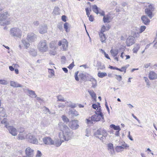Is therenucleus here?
Returning <instances> with one entry per match:
<instances>
[{"instance_id": "nucleus-1", "label": "nucleus", "mask_w": 157, "mask_h": 157, "mask_svg": "<svg viewBox=\"0 0 157 157\" xmlns=\"http://www.w3.org/2000/svg\"><path fill=\"white\" fill-rule=\"evenodd\" d=\"M58 126L59 129L62 131L59 135V137H65L67 136H69V135L70 134V130L67 126L61 122L59 123Z\"/></svg>"}, {"instance_id": "nucleus-2", "label": "nucleus", "mask_w": 157, "mask_h": 157, "mask_svg": "<svg viewBox=\"0 0 157 157\" xmlns=\"http://www.w3.org/2000/svg\"><path fill=\"white\" fill-rule=\"evenodd\" d=\"M10 34L11 36L21 38L22 36V31L18 28L14 27L10 29Z\"/></svg>"}, {"instance_id": "nucleus-3", "label": "nucleus", "mask_w": 157, "mask_h": 157, "mask_svg": "<svg viewBox=\"0 0 157 157\" xmlns=\"http://www.w3.org/2000/svg\"><path fill=\"white\" fill-rule=\"evenodd\" d=\"M38 48L41 52H45L48 49V47L46 40H42L38 45Z\"/></svg>"}, {"instance_id": "nucleus-4", "label": "nucleus", "mask_w": 157, "mask_h": 157, "mask_svg": "<svg viewBox=\"0 0 157 157\" xmlns=\"http://www.w3.org/2000/svg\"><path fill=\"white\" fill-rule=\"evenodd\" d=\"M155 9V8L154 4L148 3V17L151 19L154 16V12Z\"/></svg>"}, {"instance_id": "nucleus-5", "label": "nucleus", "mask_w": 157, "mask_h": 157, "mask_svg": "<svg viewBox=\"0 0 157 157\" xmlns=\"http://www.w3.org/2000/svg\"><path fill=\"white\" fill-rule=\"evenodd\" d=\"M96 114L92 115L91 117V120L92 121H100L101 118L102 119H104L103 115L102 114H101L100 112L98 113H95Z\"/></svg>"}, {"instance_id": "nucleus-6", "label": "nucleus", "mask_w": 157, "mask_h": 157, "mask_svg": "<svg viewBox=\"0 0 157 157\" xmlns=\"http://www.w3.org/2000/svg\"><path fill=\"white\" fill-rule=\"evenodd\" d=\"M10 14L7 11L3 12L0 14V21H7L10 18Z\"/></svg>"}, {"instance_id": "nucleus-7", "label": "nucleus", "mask_w": 157, "mask_h": 157, "mask_svg": "<svg viewBox=\"0 0 157 157\" xmlns=\"http://www.w3.org/2000/svg\"><path fill=\"white\" fill-rule=\"evenodd\" d=\"M58 45L59 46L62 45L61 49L63 51H65L68 47V42L66 40L64 39L62 40L59 42Z\"/></svg>"}, {"instance_id": "nucleus-8", "label": "nucleus", "mask_w": 157, "mask_h": 157, "mask_svg": "<svg viewBox=\"0 0 157 157\" xmlns=\"http://www.w3.org/2000/svg\"><path fill=\"white\" fill-rule=\"evenodd\" d=\"M78 121L77 120L72 121L69 124V126L70 128L73 129H76L79 127L78 124Z\"/></svg>"}, {"instance_id": "nucleus-9", "label": "nucleus", "mask_w": 157, "mask_h": 157, "mask_svg": "<svg viewBox=\"0 0 157 157\" xmlns=\"http://www.w3.org/2000/svg\"><path fill=\"white\" fill-rule=\"evenodd\" d=\"M36 35L34 33H31L28 34L27 39L29 42H33L36 40Z\"/></svg>"}, {"instance_id": "nucleus-10", "label": "nucleus", "mask_w": 157, "mask_h": 157, "mask_svg": "<svg viewBox=\"0 0 157 157\" xmlns=\"http://www.w3.org/2000/svg\"><path fill=\"white\" fill-rule=\"evenodd\" d=\"M38 31L41 34L46 33L47 32V27L46 25H40L38 28Z\"/></svg>"}, {"instance_id": "nucleus-11", "label": "nucleus", "mask_w": 157, "mask_h": 157, "mask_svg": "<svg viewBox=\"0 0 157 157\" xmlns=\"http://www.w3.org/2000/svg\"><path fill=\"white\" fill-rule=\"evenodd\" d=\"M10 133L13 136H16L17 135V129L13 126H8L7 128Z\"/></svg>"}, {"instance_id": "nucleus-12", "label": "nucleus", "mask_w": 157, "mask_h": 157, "mask_svg": "<svg viewBox=\"0 0 157 157\" xmlns=\"http://www.w3.org/2000/svg\"><path fill=\"white\" fill-rule=\"evenodd\" d=\"M26 157H33L34 156V150L30 147H27L25 150Z\"/></svg>"}, {"instance_id": "nucleus-13", "label": "nucleus", "mask_w": 157, "mask_h": 157, "mask_svg": "<svg viewBox=\"0 0 157 157\" xmlns=\"http://www.w3.org/2000/svg\"><path fill=\"white\" fill-rule=\"evenodd\" d=\"M28 141L30 143L37 144H42L43 142L41 141L40 138H39V140L38 141L36 138H28Z\"/></svg>"}, {"instance_id": "nucleus-14", "label": "nucleus", "mask_w": 157, "mask_h": 157, "mask_svg": "<svg viewBox=\"0 0 157 157\" xmlns=\"http://www.w3.org/2000/svg\"><path fill=\"white\" fill-rule=\"evenodd\" d=\"M41 141H43L45 144H54V142L52 140L51 138H40Z\"/></svg>"}, {"instance_id": "nucleus-15", "label": "nucleus", "mask_w": 157, "mask_h": 157, "mask_svg": "<svg viewBox=\"0 0 157 157\" xmlns=\"http://www.w3.org/2000/svg\"><path fill=\"white\" fill-rule=\"evenodd\" d=\"M134 40L135 39L134 37L132 36H129L126 41L127 45L129 46L132 45L134 43Z\"/></svg>"}, {"instance_id": "nucleus-16", "label": "nucleus", "mask_w": 157, "mask_h": 157, "mask_svg": "<svg viewBox=\"0 0 157 157\" xmlns=\"http://www.w3.org/2000/svg\"><path fill=\"white\" fill-rule=\"evenodd\" d=\"M149 78L151 80H154L157 78V74L153 71H151L149 74Z\"/></svg>"}, {"instance_id": "nucleus-17", "label": "nucleus", "mask_w": 157, "mask_h": 157, "mask_svg": "<svg viewBox=\"0 0 157 157\" xmlns=\"http://www.w3.org/2000/svg\"><path fill=\"white\" fill-rule=\"evenodd\" d=\"M103 20L104 23H109L111 21V19L110 16L107 14L103 17Z\"/></svg>"}, {"instance_id": "nucleus-18", "label": "nucleus", "mask_w": 157, "mask_h": 157, "mask_svg": "<svg viewBox=\"0 0 157 157\" xmlns=\"http://www.w3.org/2000/svg\"><path fill=\"white\" fill-rule=\"evenodd\" d=\"M10 85L13 87H22L23 86L22 85L18 84L17 82L13 81L10 82Z\"/></svg>"}, {"instance_id": "nucleus-19", "label": "nucleus", "mask_w": 157, "mask_h": 157, "mask_svg": "<svg viewBox=\"0 0 157 157\" xmlns=\"http://www.w3.org/2000/svg\"><path fill=\"white\" fill-rule=\"evenodd\" d=\"M7 115L5 113V110L3 107L0 108V117H7Z\"/></svg>"}, {"instance_id": "nucleus-20", "label": "nucleus", "mask_w": 157, "mask_h": 157, "mask_svg": "<svg viewBox=\"0 0 157 157\" xmlns=\"http://www.w3.org/2000/svg\"><path fill=\"white\" fill-rule=\"evenodd\" d=\"M27 90V91L28 93L29 94L30 97L32 98H35L36 97V95L34 91L29 90V89Z\"/></svg>"}, {"instance_id": "nucleus-21", "label": "nucleus", "mask_w": 157, "mask_h": 157, "mask_svg": "<svg viewBox=\"0 0 157 157\" xmlns=\"http://www.w3.org/2000/svg\"><path fill=\"white\" fill-rule=\"evenodd\" d=\"M65 105L66 106L70 107L72 108L75 107L76 106V104L73 103L71 101H67L65 102Z\"/></svg>"}, {"instance_id": "nucleus-22", "label": "nucleus", "mask_w": 157, "mask_h": 157, "mask_svg": "<svg viewBox=\"0 0 157 157\" xmlns=\"http://www.w3.org/2000/svg\"><path fill=\"white\" fill-rule=\"evenodd\" d=\"M99 35L101 39V41L102 43L105 42V34L102 33H99Z\"/></svg>"}, {"instance_id": "nucleus-23", "label": "nucleus", "mask_w": 157, "mask_h": 157, "mask_svg": "<svg viewBox=\"0 0 157 157\" xmlns=\"http://www.w3.org/2000/svg\"><path fill=\"white\" fill-rule=\"evenodd\" d=\"M28 40L26 39L25 40H22V42L25 46V47L27 48H28L30 45L29 42L28 41Z\"/></svg>"}, {"instance_id": "nucleus-24", "label": "nucleus", "mask_w": 157, "mask_h": 157, "mask_svg": "<svg viewBox=\"0 0 157 157\" xmlns=\"http://www.w3.org/2000/svg\"><path fill=\"white\" fill-rule=\"evenodd\" d=\"M100 10V9L96 5H94L93 6L92 10L97 14L98 13V12Z\"/></svg>"}, {"instance_id": "nucleus-25", "label": "nucleus", "mask_w": 157, "mask_h": 157, "mask_svg": "<svg viewBox=\"0 0 157 157\" xmlns=\"http://www.w3.org/2000/svg\"><path fill=\"white\" fill-rule=\"evenodd\" d=\"M116 151L117 152H119L123 151L124 147L121 146H117L115 148Z\"/></svg>"}, {"instance_id": "nucleus-26", "label": "nucleus", "mask_w": 157, "mask_h": 157, "mask_svg": "<svg viewBox=\"0 0 157 157\" xmlns=\"http://www.w3.org/2000/svg\"><path fill=\"white\" fill-rule=\"evenodd\" d=\"M141 20L143 23L146 25L147 24V17L146 16H143L141 17Z\"/></svg>"}, {"instance_id": "nucleus-27", "label": "nucleus", "mask_w": 157, "mask_h": 157, "mask_svg": "<svg viewBox=\"0 0 157 157\" xmlns=\"http://www.w3.org/2000/svg\"><path fill=\"white\" fill-rule=\"evenodd\" d=\"M110 127L111 128H113L115 130L117 131H120L121 130L120 127L119 126H116L113 124H111L110 125Z\"/></svg>"}, {"instance_id": "nucleus-28", "label": "nucleus", "mask_w": 157, "mask_h": 157, "mask_svg": "<svg viewBox=\"0 0 157 157\" xmlns=\"http://www.w3.org/2000/svg\"><path fill=\"white\" fill-rule=\"evenodd\" d=\"M88 92L93 99H96V94L93 90H88Z\"/></svg>"}, {"instance_id": "nucleus-29", "label": "nucleus", "mask_w": 157, "mask_h": 157, "mask_svg": "<svg viewBox=\"0 0 157 157\" xmlns=\"http://www.w3.org/2000/svg\"><path fill=\"white\" fill-rule=\"evenodd\" d=\"M118 50L117 49H112L110 51V52L112 56L114 57L117 56L118 54Z\"/></svg>"}, {"instance_id": "nucleus-30", "label": "nucleus", "mask_w": 157, "mask_h": 157, "mask_svg": "<svg viewBox=\"0 0 157 157\" xmlns=\"http://www.w3.org/2000/svg\"><path fill=\"white\" fill-rule=\"evenodd\" d=\"M90 81L92 82V87L94 88H95L97 86L96 80L93 78H91Z\"/></svg>"}, {"instance_id": "nucleus-31", "label": "nucleus", "mask_w": 157, "mask_h": 157, "mask_svg": "<svg viewBox=\"0 0 157 157\" xmlns=\"http://www.w3.org/2000/svg\"><path fill=\"white\" fill-rule=\"evenodd\" d=\"M140 48V46L139 44H136L133 49V51L134 53H136L138 51Z\"/></svg>"}, {"instance_id": "nucleus-32", "label": "nucleus", "mask_w": 157, "mask_h": 157, "mask_svg": "<svg viewBox=\"0 0 157 157\" xmlns=\"http://www.w3.org/2000/svg\"><path fill=\"white\" fill-rule=\"evenodd\" d=\"M107 75V74L105 72H99L98 74V76L100 78H103Z\"/></svg>"}, {"instance_id": "nucleus-33", "label": "nucleus", "mask_w": 157, "mask_h": 157, "mask_svg": "<svg viewBox=\"0 0 157 157\" xmlns=\"http://www.w3.org/2000/svg\"><path fill=\"white\" fill-rule=\"evenodd\" d=\"M63 142H64V140H58L57 141L55 142V144L57 147H59L61 145V144Z\"/></svg>"}, {"instance_id": "nucleus-34", "label": "nucleus", "mask_w": 157, "mask_h": 157, "mask_svg": "<svg viewBox=\"0 0 157 157\" xmlns=\"http://www.w3.org/2000/svg\"><path fill=\"white\" fill-rule=\"evenodd\" d=\"M59 8L58 7H55L53 13L55 14H59L60 13V12H59Z\"/></svg>"}, {"instance_id": "nucleus-35", "label": "nucleus", "mask_w": 157, "mask_h": 157, "mask_svg": "<svg viewBox=\"0 0 157 157\" xmlns=\"http://www.w3.org/2000/svg\"><path fill=\"white\" fill-rule=\"evenodd\" d=\"M48 72L51 74L50 75H49V77L51 78L52 76L54 75V71L53 69H48Z\"/></svg>"}, {"instance_id": "nucleus-36", "label": "nucleus", "mask_w": 157, "mask_h": 157, "mask_svg": "<svg viewBox=\"0 0 157 157\" xmlns=\"http://www.w3.org/2000/svg\"><path fill=\"white\" fill-rule=\"evenodd\" d=\"M107 149L109 151L114 149L113 144L110 143L107 144Z\"/></svg>"}, {"instance_id": "nucleus-37", "label": "nucleus", "mask_w": 157, "mask_h": 157, "mask_svg": "<svg viewBox=\"0 0 157 157\" xmlns=\"http://www.w3.org/2000/svg\"><path fill=\"white\" fill-rule=\"evenodd\" d=\"M57 97L58 99V101H65L63 97L61 95H58Z\"/></svg>"}, {"instance_id": "nucleus-38", "label": "nucleus", "mask_w": 157, "mask_h": 157, "mask_svg": "<svg viewBox=\"0 0 157 157\" xmlns=\"http://www.w3.org/2000/svg\"><path fill=\"white\" fill-rule=\"evenodd\" d=\"M69 25V24L68 23L65 22L64 25V28L65 29V30L67 32H68L69 31V30L68 29Z\"/></svg>"}, {"instance_id": "nucleus-39", "label": "nucleus", "mask_w": 157, "mask_h": 157, "mask_svg": "<svg viewBox=\"0 0 157 157\" xmlns=\"http://www.w3.org/2000/svg\"><path fill=\"white\" fill-rule=\"evenodd\" d=\"M62 118L63 121L65 122H68L69 121V119L64 115H63L62 117Z\"/></svg>"}, {"instance_id": "nucleus-40", "label": "nucleus", "mask_w": 157, "mask_h": 157, "mask_svg": "<svg viewBox=\"0 0 157 157\" xmlns=\"http://www.w3.org/2000/svg\"><path fill=\"white\" fill-rule=\"evenodd\" d=\"M1 123L2 124H5V127L6 128L8 127L7 125V119L4 118L2 121H1Z\"/></svg>"}, {"instance_id": "nucleus-41", "label": "nucleus", "mask_w": 157, "mask_h": 157, "mask_svg": "<svg viewBox=\"0 0 157 157\" xmlns=\"http://www.w3.org/2000/svg\"><path fill=\"white\" fill-rule=\"evenodd\" d=\"M115 78H116L118 81L120 82L122 80V78L120 75H115Z\"/></svg>"}, {"instance_id": "nucleus-42", "label": "nucleus", "mask_w": 157, "mask_h": 157, "mask_svg": "<svg viewBox=\"0 0 157 157\" xmlns=\"http://www.w3.org/2000/svg\"><path fill=\"white\" fill-rule=\"evenodd\" d=\"M146 29V27L145 26H142L140 29L139 33H141L144 31Z\"/></svg>"}, {"instance_id": "nucleus-43", "label": "nucleus", "mask_w": 157, "mask_h": 157, "mask_svg": "<svg viewBox=\"0 0 157 157\" xmlns=\"http://www.w3.org/2000/svg\"><path fill=\"white\" fill-rule=\"evenodd\" d=\"M121 145V146L123 147H124V149L125 148L126 149L129 147V146L125 143L124 142Z\"/></svg>"}, {"instance_id": "nucleus-44", "label": "nucleus", "mask_w": 157, "mask_h": 157, "mask_svg": "<svg viewBox=\"0 0 157 157\" xmlns=\"http://www.w3.org/2000/svg\"><path fill=\"white\" fill-rule=\"evenodd\" d=\"M71 112L74 116H76L78 115V113L76 111H71Z\"/></svg>"}, {"instance_id": "nucleus-45", "label": "nucleus", "mask_w": 157, "mask_h": 157, "mask_svg": "<svg viewBox=\"0 0 157 157\" xmlns=\"http://www.w3.org/2000/svg\"><path fill=\"white\" fill-rule=\"evenodd\" d=\"M78 71H77L75 73V80H76L77 81H78L79 80V78H78Z\"/></svg>"}, {"instance_id": "nucleus-46", "label": "nucleus", "mask_w": 157, "mask_h": 157, "mask_svg": "<svg viewBox=\"0 0 157 157\" xmlns=\"http://www.w3.org/2000/svg\"><path fill=\"white\" fill-rule=\"evenodd\" d=\"M42 155L41 152L39 150H37L36 155V157H41Z\"/></svg>"}, {"instance_id": "nucleus-47", "label": "nucleus", "mask_w": 157, "mask_h": 157, "mask_svg": "<svg viewBox=\"0 0 157 157\" xmlns=\"http://www.w3.org/2000/svg\"><path fill=\"white\" fill-rule=\"evenodd\" d=\"M109 151V153L112 156H113L115 154V152L114 151V149H113Z\"/></svg>"}, {"instance_id": "nucleus-48", "label": "nucleus", "mask_w": 157, "mask_h": 157, "mask_svg": "<svg viewBox=\"0 0 157 157\" xmlns=\"http://www.w3.org/2000/svg\"><path fill=\"white\" fill-rule=\"evenodd\" d=\"M57 27L61 31H62L63 29V26L62 24L61 23H59L57 25Z\"/></svg>"}, {"instance_id": "nucleus-49", "label": "nucleus", "mask_w": 157, "mask_h": 157, "mask_svg": "<svg viewBox=\"0 0 157 157\" xmlns=\"http://www.w3.org/2000/svg\"><path fill=\"white\" fill-rule=\"evenodd\" d=\"M0 84H6L7 82L5 80L0 79Z\"/></svg>"}, {"instance_id": "nucleus-50", "label": "nucleus", "mask_w": 157, "mask_h": 157, "mask_svg": "<svg viewBox=\"0 0 157 157\" xmlns=\"http://www.w3.org/2000/svg\"><path fill=\"white\" fill-rule=\"evenodd\" d=\"M139 34L138 33H134L133 34V36H132L134 38V39L135 38H137L139 37Z\"/></svg>"}, {"instance_id": "nucleus-51", "label": "nucleus", "mask_w": 157, "mask_h": 157, "mask_svg": "<svg viewBox=\"0 0 157 157\" xmlns=\"http://www.w3.org/2000/svg\"><path fill=\"white\" fill-rule=\"evenodd\" d=\"M18 130L20 133H23L25 131L24 129L23 128L21 127L19 129H18Z\"/></svg>"}, {"instance_id": "nucleus-52", "label": "nucleus", "mask_w": 157, "mask_h": 157, "mask_svg": "<svg viewBox=\"0 0 157 157\" xmlns=\"http://www.w3.org/2000/svg\"><path fill=\"white\" fill-rule=\"evenodd\" d=\"M105 27L104 25H103L102 26L101 30V32L100 33H103L105 31Z\"/></svg>"}, {"instance_id": "nucleus-53", "label": "nucleus", "mask_w": 157, "mask_h": 157, "mask_svg": "<svg viewBox=\"0 0 157 157\" xmlns=\"http://www.w3.org/2000/svg\"><path fill=\"white\" fill-rule=\"evenodd\" d=\"M92 107L94 109L98 110L99 108L98 105L96 104H94L92 105Z\"/></svg>"}, {"instance_id": "nucleus-54", "label": "nucleus", "mask_w": 157, "mask_h": 157, "mask_svg": "<svg viewBox=\"0 0 157 157\" xmlns=\"http://www.w3.org/2000/svg\"><path fill=\"white\" fill-rule=\"evenodd\" d=\"M49 53L51 55L54 56L56 54V52L55 50L53 51L50 50Z\"/></svg>"}, {"instance_id": "nucleus-55", "label": "nucleus", "mask_w": 157, "mask_h": 157, "mask_svg": "<svg viewBox=\"0 0 157 157\" xmlns=\"http://www.w3.org/2000/svg\"><path fill=\"white\" fill-rule=\"evenodd\" d=\"M98 13L100 14L101 16H103V17L105 15L104 11H101V10L99 11Z\"/></svg>"}, {"instance_id": "nucleus-56", "label": "nucleus", "mask_w": 157, "mask_h": 157, "mask_svg": "<svg viewBox=\"0 0 157 157\" xmlns=\"http://www.w3.org/2000/svg\"><path fill=\"white\" fill-rule=\"evenodd\" d=\"M92 120L90 119V118L87 119L86 120V122L88 124H92L93 123Z\"/></svg>"}, {"instance_id": "nucleus-57", "label": "nucleus", "mask_w": 157, "mask_h": 157, "mask_svg": "<svg viewBox=\"0 0 157 157\" xmlns=\"http://www.w3.org/2000/svg\"><path fill=\"white\" fill-rule=\"evenodd\" d=\"M74 62H73L72 63H71L69 65V66L68 67V68L69 69H72L73 68V67H74Z\"/></svg>"}, {"instance_id": "nucleus-58", "label": "nucleus", "mask_w": 157, "mask_h": 157, "mask_svg": "<svg viewBox=\"0 0 157 157\" xmlns=\"http://www.w3.org/2000/svg\"><path fill=\"white\" fill-rule=\"evenodd\" d=\"M89 17V20L91 21H93L94 20V18L92 15H90Z\"/></svg>"}, {"instance_id": "nucleus-59", "label": "nucleus", "mask_w": 157, "mask_h": 157, "mask_svg": "<svg viewBox=\"0 0 157 157\" xmlns=\"http://www.w3.org/2000/svg\"><path fill=\"white\" fill-rule=\"evenodd\" d=\"M86 15L88 17H89L90 14V13L89 11V10L88 8H87L86 9Z\"/></svg>"}, {"instance_id": "nucleus-60", "label": "nucleus", "mask_w": 157, "mask_h": 157, "mask_svg": "<svg viewBox=\"0 0 157 157\" xmlns=\"http://www.w3.org/2000/svg\"><path fill=\"white\" fill-rule=\"evenodd\" d=\"M66 16L65 15H63L62 16V21L64 22H66Z\"/></svg>"}, {"instance_id": "nucleus-61", "label": "nucleus", "mask_w": 157, "mask_h": 157, "mask_svg": "<svg viewBox=\"0 0 157 157\" xmlns=\"http://www.w3.org/2000/svg\"><path fill=\"white\" fill-rule=\"evenodd\" d=\"M26 137H33V136L32 135L31 133H28V134H26Z\"/></svg>"}, {"instance_id": "nucleus-62", "label": "nucleus", "mask_w": 157, "mask_h": 157, "mask_svg": "<svg viewBox=\"0 0 157 157\" xmlns=\"http://www.w3.org/2000/svg\"><path fill=\"white\" fill-rule=\"evenodd\" d=\"M86 136L87 137L89 136V135H90V131L88 129H86Z\"/></svg>"}, {"instance_id": "nucleus-63", "label": "nucleus", "mask_w": 157, "mask_h": 157, "mask_svg": "<svg viewBox=\"0 0 157 157\" xmlns=\"http://www.w3.org/2000/svg\"><path fill=\"white\" fill-rule=\"evenodd\" d=\"M33 24L36 26H37L39 24V22L37 21H34L33 22Z\"/></svg>"}, {"instance_id": "nucleus-64", "label": "nucleus", "mask_w": 157, "mask_h": 157, "mask_svg": "<svg viewBox=\"0 0 157 157\" xmlns=\"http://www.w3.org/2000/svg\"><path fill=\"white\" fill-rule=\"evenodd\" d=\"M127 67H123L121 68V70H122L123 71H124V72H126V69Z\"/></svg>"}]
</instances>
